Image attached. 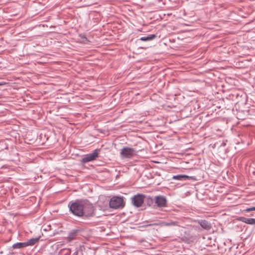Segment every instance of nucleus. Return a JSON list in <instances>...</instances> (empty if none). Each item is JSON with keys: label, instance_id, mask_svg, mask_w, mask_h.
Returning <instances> with one entry per match:
<instances>
[{"label": "nucleus", "instance_id": "1", "mask_svg": "<svg viewBox=\"0 0 255 255\" xmlns=\"http://www.w3.org/2000/svg\"><path fill=\"white\" fill-rule=\"evenodd\" d=\"M68 207L69 211L78 217H91L94 214V206L86 199H79L69 202Z\"/></svg>", "mask_w": 255, "mask_h": 255}, {"label": "nucleus", "instance_id": "2", "mask_svg": "<svg viewBox=\"0 0 255 255\" xmlns=\"http://www.w3.org/2000/svg\"><path fill=\"white\" fill-rule=\"evenodd\" d=\"M125 206L123 197L113 196L110 200L109 207L113 209H120Z\"/></svg>", "mask_w": 255, "mask_h": 255}, {"label": "nucleus", "instance_id": "3", "mask_svg": "<svg viewBox=\"0 0 255 255\" xmlns=\"http://www.w3.org/2000/svg\"><path fill=\"white\" fill-rule=\"evenodd\" d=\"M99 209L104 210L108 205H110V200L108 197L104 195H100L99 196L98 201L97 202Z\"/></svg>", "mask_w": 255, "mask_h": 255}, {"label": "nucleus", "instance_id": "4", "mask_svg": "<svg viewBox=\"0 0 255 255\" xmlns=\"http://www.w3.org/2000/svg\"><path fill=\"white\" fill-rule=\"evenodd\" d=\"M135 154V150L134 148L126 147L121 150L120 154L123 158H130Z\"/></svg>", "mask_w": 255, "mask_h": 255}, {"label": "nucleus", "instance_id": "5", "mask_svg": "<svg viewBox=\"0 0 255 255\" xmlns=\"http://www.w3.org/2000/svg\"><path fill=\"white\" fill-rule=\"evenodd\" d=\"M144 197L142 194L134 195L131 198L132 204L136 207H140L143 203Z\"/></svg>", "mask_w": 255, "mask_h": 255}, {"label": "nucleus", "instance_id": "6", "mask_svg": "<svg viewBox=\"0 0 255 255\" xmlns=\"http://www.w3.org/2000/svg\"><path fill=\"white\" fill-rule=\"evenodd\" d=\"M155 203L159 208L165 207L166 206L167 200L165 196L162 195L156 196L154 197Z\"/></svg>", "mask_w": 255, "mask_h": 255}, {"label": "nucleus", "instance_id": "7", "mask_svg": "<svg viewBox=\"0 0 255 255\" xmlns=\"http://www.w3.org/2000/svg\"><path fill=\"white\" fill-rule=\"evenodd\" d=\"M96 159V149L93 150L92 153L85 155L82 159L83 163H87L88 162Z\"/></svg>", "mask_w": 255, "mask_h": 255}, {"label": "nucleus", "instance_id": "8", "mask_svg": "<svg viewBox=\"0 0 255 255\" xmlns=\"http://www.w3.org/2000/svg\"><path fill=\"white\" fill-rule=\"evenodd\" d=\"M81 232V229L79 228H77L76 229L72 230L69 233V235L67 237V240L68 242H71L73 240L76 238V237L78 235V234Z\"/></svg>", "mask_w": 255, "mask_h": 255}, {"label": "nucleus", "instance_id": "9", "mask_svg": "<svg viewBox=\"0 0 255 255\" xmlns=\"http://www.w3.org/2000/svg\"><path fill=\"white\" fill-rule=\"evenodd\" d=\"M237 220L239 221L251 225H255V218H248L244 217H239Z\"/></svg>", "mask_w": 255, "mask_h": 255}, {"label": "nucleus", "instance_id": "10", "mask_svg": "<svg viewBox=\"0 0 255 255\" xmlns=\"http://www.w3.org/2000/svg\"><path fill=\"white\" fill-rule=\"evenodd\" d=\"M198 223L204 229L209 230L211 228V224L206 220H200L197 221Z\"/></svg>", "mask_w": 255, "mask_h": 255}, {"label": "nucleus", "instance_id": "11", "mask_svg": "<svg viewBox=\"0 0 255 255\" xmlns=\"http://www.w3.org/2000/svg\"><path fill=\"white\" fill-rule=\"evenodd\" d=\"M151 225H159L160 226H178V222L177 221H170L169 222H162L159 223H155L153 224H150L148 226H151Z\"/></svg>", "mask_w": 255, "mask_h": 255}, {"label": "nucleus", "instance_id": "12", "mask_svg": "<svg viewBox=\"0 0 255 255\" xmlns=\"http://www.w3.org/2000/svg\"><path fill=\"white\" fill-rule=\"evenodd\" d=\"M40 238V236L30 239L27 242H26L27 247L32 246L35 245L36 244L38 243V242L39 241Z\"/></svg>", "mask_w": 255, "mask_h": 255}, {"label": "nucleus", "instance_id": "13", "mask_svg": "<svg viewBox=\"0 0 255 255\" xmlns=\"http://www.w3.org/2000/svg\"><path fill=\"white\" fill-rule=\"evenodd\" d=\"M157 37L156 35L152 34H149L146 36H143L140 37L139 39H138V40H140L142 41H151L153 39H154L155 38Z\"/></svg>", "mask_w": 255, "mask_h": 255}, {"label": "nucleus", "instance_id": "14", "mask_svg": "<svg viewBox=\"0 0 255 255\" xmlns=\"http://www.w3.org/2000/svg\"><path fill=\"white\" fill-rule=\"evenodd\" d=\"M12 248L14 249H22L27 247L26 242L16 243L12 245Z\"/></svg>", "mask_w": 255, "mask_h": 255}, {"label": "nucleus", "instance_id": "15", "mask_svg": "<svg viewBox=\"0 0 255 255\" xmlns=\"http://www.w3.org/2000/svg\"><path fill=\"white\" fill-rule=\"evenodd\" d=\"M192 177L188 176L185 175H174L172 177L173 179L178 180H186L189 179L190 178H192Z\"/></svg>", "mask_w": 255, "mask_h": 255}, {"label": "nucleus", "instance_id": "16", "mask_svg": "<svg viewBox=\"0 0 255 255\" xmlns=\"http://www.w3.org/2000/svg\"><path fill=\"white\" fill-rule=\"evenodd\" d=\"M253 211H255V207L247 208L244 210V211L246 212H249Z\"/></svg>", "mask_w": 255, "mask_h": 255}, {"label": "nucleus", "instance_id": "17", "mask_svg": "<svg viewBox=\"0 0 255 255\" xmlns=\"http://www.w3.org/2000/svg\"><path fill=\"white\" fill-rule=\"evenodd\" d=\"M104 230H105V229L103 227H97V232H102V231H103Z\"/></svg>", "mask_w": 255, "mask_h": 255}, {"label": "nucleus", "instance_id": "18", "mask_svg": "<svg viewBox=\"0 0 255 255\" xmlns=\"http://www.w3.org/2000/svg\"><path fill=\"white\" fill-rule=\"evenodd\" d=\"M6 84V82H3V81H2V82H0V86H3V85H5Z\"/></svg>", "mask_w": 255, "mask_h": 255}, {"label": "nucleus", "instance_id": "19", "mask_svg": "<svg viewBox=\"0 0 255 255\" xmlns=\"http://www.w3.org/2000/svg\"><path fill=\"white\" fill-rule=\"evenodd\" d=\"M38 64H46V63H43V62H38Z\"/></svg>", "mask_w": 255, "mask_h": 255}, {"label": "nucleus", "instance_id": "20", "mask_svg": "<svg viewBox=\"0 0 255 255\" xmlns=\"http://www.w3.org/2000/svg\"><path fill=\"white\" fill-rule=\"evenodd\" d=\"M77 253L76 252H75L72 255H77Z\"/></svg>", "mask_w": 255, "mask_h": 255}, {"label": "nucleus", "instance_id": "21", "mask_svg": "<svg viewBox=\"0 0 255 255\" xmlns=\"http://www.w3.org/2000/svg\"><path fill=\"white\" fill-rule=\"evenodd\" d=\"M254 215V214H250V216H253Z\"/></svg>", "mask_w": 255, "mask_h": 255}, {"label": "nucleus", "instance_id": "22", "mask_svg": "<svg viewBox=\"0 0 255 255\" xmlns=\"http://www.w3.org/2000/svg\"><path fill=\"white\" fill-rule=\"evenodd\" d=\"M96 154H97V156H98V152H97H97H96Z\"/></svg>", "mask_w": 255, "mask_h": 255}, {"label": "nucleus", "instance_id": "23", "mask_svg": "<svg viewBox=\"0 0 255 255\" xmlns=\"http://www.w3.org/2000/svg\"><path fill=\"white\" fill-rule=\"evenodd\" d=\"M96 16H97V19L98 18L97 17V16H98V14H97V13Z\"/></svg>", "mask_w": 255, "mask_h": 255}]
</instances>
